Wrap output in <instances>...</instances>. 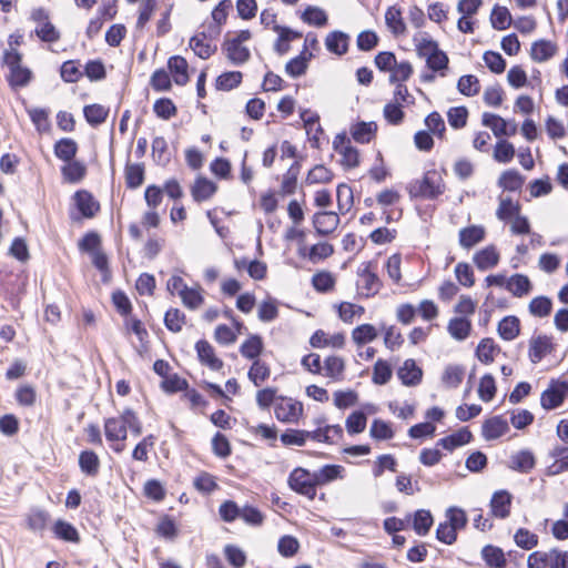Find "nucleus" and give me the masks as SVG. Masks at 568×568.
Returning <instances> with one entry per match:
<instances>
[{
    "mask_svg": "<svg viewBox=\"0 0 568 568\" xmlns=\"http://www.w3.org/2000/svg\"><path fill=\"white\" fill-rule=\"evenodd\" d=\"M445 190L443 179L437 176V171L433 169L425 172L422 180H416L414 184H410L408 193L410 199L437 200Z\"/></svg>",
    "mask_w": 568,
    "mask_h": 568,
    "instance_id": "f257e3e1",
    "label": "nucleus"
},
{
    "mask_svg": "<svg viewBox=\"0 0 568 568\" xmlns=\"http://www.w3.org/2000/svg\"><path fill=\"white\" fill-rule=\"evenodd\" d=\"M72 200L73 209L70 210L69 215L73 222L91 220L95 217L101 210L100 202L85 189L75 191L72 195Z\"/></svg>",
    "mask_w": 568,
    "mask_h": 568,
    "instance_id": "f03ea898",
    "label": "nucleus"
},
{
    "mask_svg": "<svg viewBox=\"0 0 568 568\" xmlns=\"http://www.w3.org/2000/svg\"><path fill=\"white\" fill-rule=\"evenodd\" d=\"M288 488L297 495L314 500L317 496L318 485L314 473L302 466L295 467L287 477Z\"/></svg>",
    "mask_w": 568,
    "mask_h": 568,
    "instance_id": "7ed1b4c3",
    "label": "nucleus"
},
{
    "mask_svg": "<svg viewBox=\"0 0 568 568\" xmlns=\"http://www.w3.org/2000/svg\"><path fill=\"white\" fill-rule=\"evenodd\" d=\"M339 222V215L336 212L328 210H321L314 213L312 217L315 234L320 237H327L333 234Z\"/></svg>",
    "mask_w": 568,
    "mask_h": 568,
    "instance_id": "20e7f679",
    "label": "nucleus"
},
{
    "mask_svg": "<svg viewBox=\"0 0 568 568\" xmlns=\"http://www.w3.org/2000/svg\"><path fill=\"white\" fill-rule=\"evenodd\" d=\"M555 348L556 344L552 342L551 336L539 334L532 336L529 341L528 357L532 364H537L555 352Z\"/></svg>",
    "mask_w": 568,
    "mask_h": 568,
    "instance_id": "39448f33",
    "label": "nucleus"
},
{
    "mask_svg": "<svg viewBox=\"0 0 568 568\" xmlns=\"http://www.w3.org/2000/svg\"><path fill=\"white\" fill-rule=\"evenodd\" d=\"M396 375L403 386L415 387L423 382L424 371L414 358H407L397 368Z\"/></svg>",
    "mask_w": 568,
    "mask_h": 568,
    "instance_id": "423d86ee",
    "label": "nucleus"
},
{
    "mask_svg": "<svg viewBox=\"0 0 568 568\" xmlns=\"http://www.w3.org/2000/svg\"><path fill=\"white\" fill-rule=\"evenodd\" d=\"M303 403L286 396V400L275 405L274 414L281 423H296L303 416Z\"/></svg>",
    "mask_w": 568,
    "mask_h": 568,
    "instance_id": "0eeeda50",
    "label": "nucleus"
},
{
    "mask_svg": "<svg viewBox=\"0 0 568 568\" xmlns=\"http://www.w3.org/2000/svg\"><path fill=\"white\" fill-rule=\"evenodd\" d=\"M363 268L357 270V275L365 278L364 288L367 291L361 294L362 297L369 298L375 296L383 287V282L378 274L373 270L377 266L375 260L363 263Z\"/></svg>",
    "mask_w": 568,
    "mask_h": 568,
    "instance_id": "6e6552de",
    "label": "nucleus"
},
{
    "mask_svg": "<svg viewBox=\"0 0 568 568\" xmlns=\"http://www.w3.org/2000/svg\"><path fill=\"white\" fill-rule=\"evenodd\" d=\"M566 399V389L559 386V379L552 378L540 395L541 407L549 412L560 407Z\"/></svg>",
    "mask_w": 568,
    "mask_h": 568,
    "instance_id": "1a4fd4ad",
    "label": "nucleus"
},
{
    "mask_svg": "<svg viewBox=\"0 0 568 568\" xmlns=\"http://www.w3.org/2000/svg\"><path fill=\"white\" fill-rule=\"evenodd\" d=\"M426 44L433 47V52L425 58L427 69L438 72L440 77H446L449 70L448 54L439 48L436 40L426 41Z\"/></svg>",
    "mask_w": 568,
    "mask_h": 568,
    "instance_id": "9d476101",
    "label": "nucleus"
},
{
    "mask_svg": "<svg viewBox=\"0 0 568 568\" xmlns=\"http://www.w3.org/2000/svg\"><path fill=\"white\" fill-rule=\"evenodd\" d=\"M194 348L196 351L197 359L211 371L219 372L223 368L224 362L216 355L214 347L204 338L199 339Z\"/></svg>",
    "mask_w": 568,
    "mask_h": 568,
    "instance_id": "9b49d317",
    "label": "nucleus"
},
{
    "mask_svg": "<svg viewBox=\"0 0 568 568\" xmlns=\"http://www.w3.org/2000/svg\"><path fill=\"white\" fill-rule=\"evenodd\" d=\"M166 67L176 85L183 87L190 82V65L184 57L180 54L171 55L168 59Z\"/></svg>",
    "mask_w": 568,
    "mask_h": 568,
    "instance_id": "f8f14e48",
    "label": "nucleus"
},
{
    "mask_svg": "<svg viewBox=\"0 0 568 568\" xmlns=\"http://www.w3.org/2000/svg\"><path fill=\"white\" fill-rule=\"evenodd\" d=\"M132 144H133V141H131V143L128 148L126 163H125V168H124V179H125V185L128 189L136 190L144 183L145 165L143 162H140V163H131L130 162Z\"/></svg>",
    "mask_w": 568,
    "mask_h": 568,
    "instance_id": "ddd939ff",
    "label": "nucleus"
},
{
    "mask_svg": "<svg viewBox=\"0 0 568 568\" xmlns=\"http://www.w3.org/2000/svg\"><path fill=\"white\" fill-rule=\"evenodd\" d=\"M230 34H231V31H229L225 34L224 41L221 45V49L231 64L237 65V67L243 65L250 61L251 51L247 47H245L243 44L230 42L229 41Z\"/></svg>",
    "mask_w": 568,
    "mask_h": 568,
    "instance_id": "4468645a",
    "label": "nucleus"
},
{
    "mask_svg": "<svg viewBox=\"0 0 568 568\" xmlns=\"http://www.w3.org/2000/svg\"><path fill=\"white\" fill-rule=\"evenodd\" d=\"M219 191V185L205 175H197L191 185V195L195 203L210 200Z\"/></svg>",
    "mask_w": 568,
    "mask_h": 568,
    "instance_id": "2eb2a0df",
    "label": "nucleus"
},
{
    "mask_svg": "<svg viewBox=\"0 0 568 568\" xmlns=\"http://www.w3.org/2000/svg\"><path fill=\"white\" fill-rule=\"evenodd\" d=\"M514 496L507 489L496 490L489 503L490 513L494 517L505 519L509 517Z\"/></svg>",
    "mask_w": 568,
    "mask_h": 568,
    "instance_id": "dca6fc26",
    "label": "nucleus"
},
{
    "mask_svg": "<svg viewBox=\"0 0 568 568\" xmlns=\"http://www.w3.org/2000/svg\"><path fill=\"white\" fill-rule=\"evenodd\" d=\"M474 440V435L468 426H463L454 433L437 440L436 446L447 452H454L456 448L465 446Z\"/></svg>",
    "mask_w": 568,
    "mask_h": 568,
    "instance_id": "f3484780",
    "label": "nucleus"
},
{
    "mask_svg": "<svg viewBox=\"0 0 568 568\" xmlns=\"http://www.w3.org/2000/svg\"><path fill=\"white\" fill-rule=\"evenodd\" d=\"M406 521L410 524L412 529L418 536H426L429 534L433 525H434V516L429 509H417L414 513H408L406 515Z\"/></svg>",
    "mask_w": 568,
    "mask_h": 568,
    "instance_id": "a211bd4d",
    "label": "nucleus"
},
{
    "mask_svg": "<svg viewBox=\"0 0 568 568\" xmlns=\"http://www.w3.org/2000/svg\"><path fill=\"white\" fill-rule=\"evenodd\" d=\"M509 424L503 415H495L486 418L481 425V436L490 442L496 440L509 432Z\"/></svg>",
    "mask_w": 568,
    "mask_h": 568,
    "instance_id": "6ab92c4d",
    "label": "nucleus"
},
{
    "mask_svg": "<svg viewBox=\"0 0 568 568\" xmlns=\"http://www.w3.org/2000/svg\"><path fill=\"white\" fill-rule=\"evenodd\" d=\"M53 537L58 540L69 544H80L81 535L78 528L70 521L58 518L51 526Z\"/></svg>",
    "mask_w": 568,
    "mask_h": 568,
    "instance_id": "aec40b11",
    "label": "nucleus"
},
{
    "mask_svg": "<svg viewBox=\"0 0 568 568\" xmlns=\"http://www.w3.org/2000/svg\"><path fill=\"white\" fill-rule=\"evenodd\" d=\"M377 123L375 121L357 120L349 128L352 139L359 144L371 143L377 135Z\"/></svg>",
    "mask_w": 568,
    "mask_h": 568,
    "instance_id": "412c9836",
    "label": "nucleus"
},
{
    "mask_svg": "<svg viewBox=\"0 0 568 568\" xmlns=\"http://www.w3.org/2000/svg\"><path fill=\"white\" fill-rule=\"evenodd\" d=\"M500 261V254L497 250L496 245L489 244L479 251H477L473 256V262L476 267L481 271H488L498 265Z\"/></svg>",
    "mask_w": 568,
    "mask_h": 568,
    "instance_id": "4be33fe9",
    "label": "nucleus"
},
{
    "mask_svg": "<svg viewBox=\"0 0 568 568\" xmlns=\"http://www.w3.org/2000/svg\"><path fill=\"white\" fill-rule=\"evenodd\" d=\"M458 237L459 245L470 250L486 239V229L479 224H471L460 229Z\"/></svg>",
    "mask_w": 568,
    "mask_h": 568,
    "instance_id": "5701e85b",
    "label": "nucleus"
},
{
    "mask_svg": "<svg viewBox=\"0 0 568 568\" xmlns=\"http://www.w3.org/2000/svg\"><path fill=\"white\" fill-rule=\"evenodd\" d=\"M239 352L248 361H260L265 352L263 336L260 334H248L247 338L241 344Z\"/></svg>",
    "mask_w": 568,
    "mask_h": 568,
    "instance_id": "b1692460",
    "label": "nucleus"
},
{
    "mask_svg": "<svg viewBox=\"0 0 568 568\" xmlns=\"http://www.w3.org/2000/svg\"><path fill=\"white\" fill-rule=\"evenodd\" d=\"M351 37L342 30H333L325 38L326 50L335 55L342 57L348 52Z\"/></svg>",
    "mask_w": 568,
    "mask_h": 568,
    "instance_id": "393cba45",
    "label": "nucleus"
},
{
    "mask_svg": "<svg viewBox=\"0 0 568 568\" xmlns=\"http://www.w3.org/2000/svg\"><path fill=\"white\" fill-rule=\"evenodd\" d=\"M537 464L536 456L528 448L520 449L511 455L508 468L520 474H529Z\"/></svg>",
    "mask_w": 568,
    "mask_h": 568,
    "instance_id": "a878e982",
    "label": "nucleus"
},
{
    "mask_svg": "<svg viewBox=\"0 0 568 568\" xmlns=\"http://www.w3.org/2000/svg\"><path fill=\"white\" fill-rule=\"evenodd\" d=\"M78 465L83 475L94 478L100 473V457L93 449H83L78 457Z\"/></svg>",
    "mask_w": 568,
    "mask_h": 568,
    "instance_id": "bb28decb",
    "label": "nucleus"
},
{
    "mask_svg": "<svg viewBox=\"0 0 568 568\" xmlns=\"http://www.w3.org/2000/svg\"><path fill=\"white\" fill-rule=\"evenodd\" d=\"M313 473L318 488H321L337 479H343L345 477L346 470L342 465L338 464H325Z\"/></svg>",
    "mask_w": 568,
    "mask_h": 568,
    "instance_id": "cd10ccee",
    "label": "nucleus"
},
{
    "mask_svg": "<svg viewBox=\"0 0 568 568\" xmlns=\"http://www.w3.org/2000/svg\"><path fill=\"white\" fill-rule=\"evenodd\" d=\"M558 51L555 42L547 39H538L531 43L530 58L532 61L541 63L550 60Z\"/></svg>",
    "mask_w": 568,
    "mask_h": 568,
    "instance_id": "c85d7f7f",
    "label": "nucleus"
},
{
    "mask_svg": "<svg viewBox=\"0 0 568 568\" xmlns=\"http://www.w3.org/2000/svg\"><path fill=\"white\" fill-rule=\"evenodd\" d=\"M87 173L88 168L85 163L78 159L64 162V165L61 168L63 181L70 184H78L82 182L87 176Z\"/></svg>",
    "mask_w": 568,
    "mask_h": 568,
    "instance_id": "c756f323",
    "label": "nucleus"
},
{
    "mask_svg": "<svg viewBox=\"0 0 568 568\" xmlns=\"http://www.w3.org/2000/svg\"><path fill=\"white\" fill-rule=\"evenodd\" d=\"M302 169V162L300 160H295L286 173L283 175V180L278 190V194L281 196L293 195L297 189L298 175Z\"/></svg>",
    "mask_w": 568,
    "mask_h": 568,
    "instance_id": "7c9ffc66",
    "label": "nucleus"
},
{
    "mask_svg": "<svg viewBox=\"0 0 568 568\" xmlns=\"http://www.w3.org/2000/svg\"><path fill=\"white\" fill-rule=\"evenodd\" d=\"M481 558L488 568H506V552L499 546L487 544L481 548Z\"/></svg>",
    "mask_w": 568,
    "mask_h": 568,
    "instance_id": "2f4dec72",
    "label": "nucleus"
},
{
    "mask_svg": "<svg viewBox=\"0 0 568 568\" xmlns=\"http://www.w3.org/2000/svg\"><path fill=\"white\" fill-rule=\"evenodd\" d=\"M520 320L516 315L504 316L497 325L498 336L504 341H514L520 335Z\"/></svg>",
    "mask_w": 568,
    "mask_h": 568,
    "instance_id": "473e14b6",
    "label": "nucleus"
},
{
    "mask_svg": "<svg viewBox=\"0 0 568 568\" xmlns=\"http://www.w3.org/2000/svg\"><path fill=\"white\" fill-rule=\"evenodd\" d=\"M505 290L515 297H523L532 291V283L526 274L515 273L508 278Z\"/></svg>",
    "mask_w": 568,
    "mask_h": 568,
    "instance_id": "72a5a7b5",
    "label": "nucleus"
},
{
    "mask_svg": "<svg viewBox=\"0 0 568 568\" xmlns=\"http://www.w3.org/2000/svg\"><path fill=\"white\" fill-rule=\"evenodd\" d=\"M385 23L395 37L404 34L407 30L402 8L398 6L387 8L385 12Z\"/></svg>",
    "mask_w": 568,
    "mask_h": 568,
    "instance_id": "f704fd0d",
    "label": "nucleus"
},
{
    "mask_svg": "<svg viewBox=\"0 0 568 568\" xmlns=\"http://www.w3.org/2000/svg\"><path fill=\"white\" fill-rule=\"evenodd\" d=\"M526 178L517 169H508L504 171L498 179V186L504 191H520Z\"/></svg>",
    "mask_w": 568,
    "mask_h": 568,
    "instance_id": "c9c22d12",
    "label": "nucleus"
},
{
    "mask_svg": "<svg viewBox=\"0 0 568 568\" xmlns=\"http://www.w3.org/2000/svg\"><path fill=\"white\" fill-rule=\"evenodd\" d=\"M301 20L312 27L323 28L328 23V14L326 11L317 6L308 4L301 12Z\"/></svg>",
    "mask_w": 568,
    "mask_h": 568,
    "instance_id": "e433bc0d",
    "label": "nucleus"
},
{
    "mask_svg": "<svg viewBox=\"0 0 568 568\" xmlns=\"http://www.w3.org/2000/svg\"><path fill=\"white\" fill-rule=\"evenodd\" d=\"M447 331L454 339L463 342L470 335L471 322L467 316H455L449 320Z\"/></svg>",
    "mask_w": 568,
    "mask_h": 568,
    "instance_id": "4c0bfd02",
    "label": "nucleus"
},
{
    "mask_svg": "<svg viewBox=\"0 0 568 568\" xmlns=\"http://www.w3.org/2000/svg\"><path fill=\"white\" fill-rule=\"evenodd\" d=\"M110 113V109L99 103L87 104L83 106V116L91 128H98L103 124Z\"/></svg>",
    "mask_w": 568,
    "mask_h": 568,
    "instance_id": "58836bf2",
    "label": "nucleus"
},
{
    "mask_svg": "<svg viewBox=\"0 0 568 568\" xmlns=\"http://www.w3.org/2000/svg\"><path fill=\"white\" fill-rule=\"evenodd\" d=\"M79 151L78 142L72 138H61L55 141L53 145V153L55 158L63 162L75 159Z\"/></svg>",
    "mask_w": 568,
    "mask_h": 568,
    "instance_id": "ea45409f",
    "label": "nucleus"
},
{
    "mask_svg": "<svg viewBox=\"0 0 568 568\" xmlns=\"http://www.w3.org/2000/svg\"><path fill=\"white\" fill-rule=\"evenodd\" d=\"M155 532L159 537L172 541L178 538L180 534V527L174 517L164 514L159 519V523L155 527Z\"/></svg>",
    "mask_w": 568,
    "mask_h": 568,
    "instance_id": "a19ab883",
    "label": "nucleus"
},
{
    "mask_svg": "<svg viewBox=\"0 0 568 568\" xmlns=\"http://www.w3.org/2000/svg\"><path fill=\"white\" fill-rule=\"evenodd\" d=\"M489 20L494 30L503 31L513 23V16L507 7L496 3L491 9Z\"/></svg>",
    "mask_w": 568,
    "mask_h": 568,
    "instance_id": "79ce46f5",
    "label": "nucleus"
},
{
    "mask_svg": "<svg viewBox=\"0 0 568 568\" xmlns=\"http://www.w3.org/2000/svg\"><path fill=\"white\" fill-rule=\"evenodd\" d=\"M521 212V204L519 202H514L510 196L501 197L499 196V206L496 211V216L498 220L504 222H510L516 219Z\"/></svg>",
    "mask_w": 568,
    "mask_h": 568,
    "instance_id": "37998d69",
    "label": "nucleus"
},
{
    "mask_svg": "<svg viewBox=\"0 0 568 568\" xmlns=\"http://www.w3.org/2000/svg\"><path fill=\"white\" fill-rule=\"evenodd\" d=\"M33 80V72L26 65L10 70L7 75V82L12 90H18L29 85Z\"/></svg>",
    "mask_w": 568,
    "mask_h": 568,
    "instance_id": "c03bdc74",
    "label": "nucleus"
},
{
    "mask_svg": "<svg viewBox=\"0 0 568 568\" xmlns=\"http://www.w3.org/2000/svg\"><path fill=\"white\" fill-rule=\"evenodd\" d=\"M51 519L50 513L45 509L33 507L27 516V527L31 531H43Z\"/></svg>",
    "mask_w": 568,
    "mask_h": 568,
    "instance_id": "a18cd8bd",
    "label": "nucleus"
},
{
    "mask_svg": "<svg viewBox=\"0 0 568 568\" xmlns=\"http://www.w3.org/2000/svg\"><path fill=\"white\" fill-rule=\"evenodd\" d=\"M104 435L106 440L111 443L124 442L128 437L125 425H123L121 419L116 417H109L104 419Z\"/></svg>",
    "mask_w": 568,
    "mask_h": 568,
    "instance_id": "49530a36",
    "label": "nucleus"
},
{
    "mask_svg": "<svg viewBox=\"0 0 568 568\" xmlns=\"http://www.w3.org/2000/svg\"><path fill=\"white\" fill-rule=\"evenodd\" d=\"M311 283L317 293L327 294L334 290L336 278L332 272L322 270L312 276Z\"/></svg>",
    "mask_w": 568,
    "mask_h": 568,
    "instance_id": "de8ad7c7",
    "label": "nucleus"
},
{
    "mask_svg": "<svg viewBox=\"0 0 568 568\" xmlns=\"http://www.w3.org/2000/svg\"><path fill=\"white\" fill-rule=\"evenodd\" d=\"M378 337L377 328L369 323L357 325L352 331V339L358 346L362 347L368 343H372Z\"/></svg>",
    "mask_w": 568,
    "mask_h": 568,
    "instance_id": "09e8293b",
    "label": "nucleus"
},
{
    "mask_svg": "<svg viewBox=\"0 0 568 568\" xmlns=\"http://www.w3.org/2000/svg\"><path fill=\"white\" fill-rule=\"evenodd\" d=\"M369 436L376 442L393 439L395 436L393 424L388 420L374 418L371 425Z\"/></svg>",
    "mask_w": 568,
    "mask_h": 568,
    "instance_id": "8fccbe9b",
    "label": "nucleus"
},
{
    "mask_svg": "<svg viewBox=\"0 0 568 568\" xmlns=\"http://www.w3.org/2000/svg\"><path fill=\"white\" fill-rule=\"evenodd\" d=\"M277 387L267 386L262 389H258L256 393V404L262 410H267L271 406H275L276 400L284 402L286 400V396L277 394Z\"/></svg>",
    "mask_w": 568,
    "mask_h": 568,
    "instance_id": "3c124183",
    "label": "nucleus"
},
{
    "mask_svg": "<svg viewBox=\"0 0 568 568\" xmlns=\"http://www.w3.org/2000/svg\"><path fill=\"white\" fill-rule=\"evenodd\" d=\"M243 73L241 71H224L215 79L217 91H231L241 85Z\"/></svg>",
    "mask_w": 568,
    "mask_h": 568,
    "instance_id": "603ef678",
    "label": "nucleus"
},
{
    "mask_svg": "<svg viewBox=\"0 0 568 568\" xmlns=\"http://www.w3.org/2000/svg\"><path fill=\"white\" fill-rule=\"evenodd\" d=\"M79 251L89 255L102 250V237L95 230L88 231L78 242Z\"/></svg>",
    "mask_w": 568,
    "mask_h": 568,
    "instance_id": "864d4df0",
    "label": "nucleus"
},
{
    "mask_svg": "<svg viewBox=\"0 0 568 568\" xmlns=\"http://www.w3.org/2000/svg\"><path fill=\"white\" fill-rule=\"evenodd\" d=\"M393 377V367L390 363L384 358H378L373 366L372 382L375 385H386Z\"/></svg>",
    "mask_w": 568,
    "mask_h": 568,
    "instance_id": "5fc2aeb1",
    "label": "nucleus"
},
{
    "mask_svg": "<svg viewBox=\"0 0 568 568\" xmlns=\"http://www.w3.org/2000/svg\"><path fill=\"white\" fill-rule=\"evenodd\" d=\"M80 60H67L59 68V73L63 82L77 83L82 77Z\"/></svg>",
    "mask_w": 568,
    "mask_h": 568,
    "instance_id": "6e6d98bb",
    "label": "nucleus"
},
{
    "mask_svg": "<svg viewBox=\"0 0 568 568\" xmlns=\"http://www.w3.org/2000/svg\"><path fill=\"white\" fill-rule=\"evenodd\" d=\"M334 173L331 169L326 168L324 164L314 165L307 173L304 183L306 185L312 184H328L333 181Z\"/></svg>",
    "mask_w": 568,
    "mask_h": 568,
    "instance_id": "4d7b16f0",
    "label": "nucleus"
},
{
    "mask_svg": "<svg viewBox=\"0 0 568 568\" xmlns=\"http://www.w3.org/2000/svg\"><path fill=\"white\" fill-rule=\"evenodd\" d=\"M465 375V367L459 364H449L442 375V383L448 388H457Z\"/></svg>",
    "mask_w": 568,
    "mask_h": 568,
    "instance_id": "13d9d810",
    "label": "nucleus"
},
{
    "mask_svg": "<svg viewBox=\"0 0 568 568\" xmlns=\"http://www.w3.org/2000/svg\"><path fill=\"white\" fill-rule=\"evenodd\" d=\"M414 73L413 64L408 60H403L400 62H396L394 68L392 69L388 78V82L394 84L405 83L408 81Z\"/></svg>",
    "mask_w": 568,
    "mask_h": 568,
    "instance_id": "bf43d9fd",
    "label": "nucleus"
},
{
    "mask_svg": "<svg viewBox=\"0 0 568 568\" xmlns=\"http://www.w3.org/2000/svg\"><path fill=\"white\" fill-rule=\"evenodd\" d=\"M225 560L232 568H244L247 562L246 552L237 545L227 544L223 548Z\"/></svg>",
    "mask_w": 568,
    "mask_h": 568,
    "instance_id": "052dcab7",
    "label": "nucleus"
},
{
    "mask_svg": "<svg viewBox=\"0 0 568 568\" xmlns=\"http://www.w3.org/2000/svg\"><path fill=\"white\" fill-rule=\"evenodd\" d=\"M528 311L535 317L545 318L552 312V300L546 295L536 296L529 302Z\"/></svg>",
    "mask_w": 568,
    "mask_h": 568,
    "instance_id": "680f3d73",
    "label": "nucleus"
},
{
    "mask_svg": "<svg viewBox=\"0 0 568 568\" xmlns=\"http://www.w3.org/2000/svg\"><path fill=\"white\" fill-rule=\"evenodd\" d=\"M271 376V367L262 359L253 361L247 372L248 379L254 386L260 387Z\"/></svg>",
    "mask_w": 568,
    "mask_h": 568,
    "instance_id": "e2e57ef3",
    "label": "nucleus"
},
{
    "mask_svg": "<svg viewBox=\"0 0 568 568\" xmlns=\"http://www.w3.org/2000/svg\"><path fill=\"white\" fill-rule=\"evenodd\" d=\"M189 386V382L178 373L166 376L160 383L161 389L168 395H174L180 392L184 393Z\"/></svg>",
    "mask_w": 568,
    "mask_h": 568,
    "instance_id": "0e129e2a",
    "label": "nucleus"
},
{
    "mask_svg": "<svg viewBox=\"0 0 568 568\" xmlns=\"http://www.w3.org/2000/svg\"><path fill=\"white\" fill-rule=\"evenodd\" d=\"M83 75L91 82H99L106 78V68L101 58L88 60L83 67Z\"/></svg>",
    "mask_w": 568,
    "mask_h": 568,
    "instance_id": "69168bd1",
    "label": "nucleus"
},
{
    "mask_svg": "<svg viewBox=\"0 0 568 568\" xmlns=\"http://www.w3.org/2000/svg\"><path fill=\"white\" fill-rule=\"evenodd\" d=\"M153 112L159 119L168 121L178 114V106L172 99L162 97L153 103Z\"/></svg>",
    "mask_w": 568,
    "mask_h": 568,
    "instance_id": "338daca9",
    "label": "nucleus"
},
{
    "mask_svg": "<svg viewBox=\"0 0 568 568\" xmlns=\"http://www.w3.org/2000/svg\"><path fill=\"white\" fill-rule=\"evenodd\" d=\"M479 398L485 402H491L497 393L496 379L493 374L486 373L481 376L477 388Z\"/></svg>",
    "mask_w": 568,
    "mask_h": 568,
    "instance_id": "774afa93",
    "label": "nucleus"
}]
</instances>
